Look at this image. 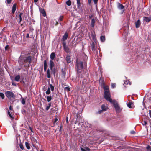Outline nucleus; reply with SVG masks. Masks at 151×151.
I'll list each match as a JSON object with an SVG mask.
<instances>
[{
    "label": "nucleus",
    "instance_id": "c85d7f7f",
    "mask_svg": "<svg viewBox=\"0 0 151 151\" xmlns=\"http://www.w3.org/2000/svg\"><path fill=\"white\" fill-rule=\"evenodd\" d=\"M52 99V97L50 96H47V100L48 102H50L51 101Z\"/></svg>",
    "mask_w": 151,
    "mask_h": 151
},
{
    "label": "nucleus",
    "instance_id": "39448f33",
    "mask_svg": "<svg viewBox=\"0 0 151 151\" xmlns=\"http://www.w3.org/2000/svg\"><path fill=\"white\" fill-rule=\"evenodd\" d=\"M5 94L8 99H11L12 98L13 99H15L16 98L15 94L12 91H6L5 93Z\"/></svg>",
    "mask_w": 151,
    "mask_h": 151
},
{
    "label": "nucleus",
    "instance_id": "c9c22d12",
    "mask_svg": "<svg viewBox=\"0 0 151 151\" xmlns=\"http://www.w3.org/2000/svg\"><path fill=\"white\" fill-rule=\"evenodd\" d=\"M11 112H10L9 111H8V114L9 115V116H10V117L12 118L13 119L14 118L13 116L11 114Z\"/></svg>",
    "mask_w": 151,
    "mask_h": 151
},
{
    "label": "nucleus",
    "instance_id": "864d4df0",
    "mask_svg": "<svg viewBox=\"0 0 151 151\" xmlns=\"http://www.w3.org/2000/svg\"><path fill=\"white\" fill-rule=\"evenodd\" d=\"M103 111V110H100L98 111V113L99 114H101L102 112Z\"/></svg>",
    "mask_w": 151,
    "mask_h": 151
},
{
    "label": "nucleus",
    "instance_id": "13d9d810",
    "mask_svg": "<svg viewBox=\"0 0 151 151\" xmlns=\"http://www.w3.org/2000/svg\"><path fill=\"white\" fill-rule=\"evenodd\" d=\"M91 1L92 0H88V3L89 5H90L91 4Z\"/></svg>",
    "mask_w": 151,
    "mask_h": 151
},
{
    "label": "nucleus",
    "instance_id": "6e6552de",
    "mask_svg": "<svg viewBox=\"0 0 151 151\" xmlns=\"http://www.w3.org/2000/svg\"><path fill=\"white\" fill-rule=\"evenodd\" d=\"M117 8L120 9L122 10L123 13L124 11V6L122 4L118 3L117 4Z\"/></svg>",
    "mask_w": 151,
    "mask_h": 151
},
{
    "label": "nucleus",
    "instance_id": "a211bd4d",
    "mask_svg": "<svg viewBox=\"0 0 151 151\" xmlns=\"http://www.w3.org/2000/svg\"><path fill=\"white\" fill-rule=\"evenodd\" d=\"M40 12L43 14L44 17H45L46 16V12L43 9L41 8V9H40Z\"/></svg>",
    "mask_w": 151,
    "mask_h": 151
},
{
    "label": "nucleus",
    "instance_id": "3c124183",
    "mask_svg": "<svg viewBox=\"0 0 151 151\" xmlns=\"http://www.w3.org/2000/svg\"><path fill=\"white\" fill-rule=\"evenodd\" d=\"M98 0H93V2L95 4H97Z\"/></svg>",
    "mask_w": 151,
    "mask_h": 151
},
{
    "label": "nucleus",
    "instance_id": "cd10ccee",
    "mask_svg": "<svg viewBox=\"0 0 151 151\" xmlns=\"http://www.w3.org/2000/svg\"><path fill=\"white\" fill-rule=\"evenodd\" d=\"M104 89L105 91L104 92H105L106 91L108 93L109 92V88L108 87L104 86Z\"/></svg>",
    "mask_w": 151,
    "mask_h": 151
},
{
    "label": "nucleus",
    "instance_id": "2eb2a0df",
    "mask_svg": "<svg viewBox=\"0 0 151 151\" xmlns=\"http://www.w3.org/2000/svg\"><path fill=\"white\" fill-rule=\"evenodd\" d=\"M99 83H100L102 85H104L105 84L104 80V78H103L102 76H101V77H100V78Z\"/></svg>",
    "mask_w": 151,
    "mask_h": 151
},
{
    "label": "nucleus",
    "instance_id": "dca6fc26",
    "mask_svg": "<svg viewBox=\"0 0 151 151\" xmlns=\"http://www.w3.org/2000/svg\"><path fill=\"white\" fill-rule=\"evenodd\" d=\"M54 66V64L53 62L50 60V63H49V66L51 70H52V68H53V67Z\"/></svg>",
    "mask_w": 151,
    "mask_h": 151
},
{
    "label": "nucleus",
    "instance_id": "ddd939ff",
    "mask_svg": "<svg viewBox=\"0 0 151 151\" xmlns=\"http://www.w3.org/2000/svg\"><path fill=\"white\" fill-rule=\"evenodd\" d=\"M135 27L136 28H139L141 25L140 21L139 19L137 20L135 23Z\"/></svg>",
    "mask_w": 151,
    "mask_h": 151
},
{
    "label": "nucleus",
    "instance_id": "4c0bfd02",
    "mask_svg": "<svg viewBox=\"0 0 151 151\" xmlns=\"http://www.w3.org/2000/svg\"><path fill=\"white\" fill-rule=\"evenodd\" d=\"M147 150V151H151V147L149 145H148L146 147Z\"/></svg>",
    "mask_w": 151,
    "mask_h": 151
},
{
    "label": "nucleus",
    "instance_id": "412c9836",
    "mask_svg": "<svg viewBox=\"0 0 151 151\" xmlns=\"http://www.w3.org/2000/svg\"><path fill=\"white\" fill-rule=\"evenodd\" d=\"M51 74L52 75H53L54 76L55 75L56 73V72L57 70H56L55 68H52V69L51 70Z\"/></svg>",
    "mask_w": 151,
    "mask_h": 151
},
{
    "label": "nucleus",
    "instance_id": "f257e3e1",
    "mask_svg": "<svg viewBox=\"0 0 151 151\" xmlns=\"http://www.w3.org/2000/svg\"><path fill=\"white\" fill-rule=\"evenodd\" d=\"M31 57L29 56L27 57H24L19 59V62L21 64H24V67H29V64L31 61Z\"/></svg>",
    "mask_w": 151,
    "mask_h": 151
},
{
    "label": "nucleus",
    "instance_id": "423d86ee",
    "mask_svg": "<svg viewBox=\"0 0 151 151\" xmlns=\"http://www.w3.org/2000/svg\"><path fill=\"white\" fill-rule=\"evenodd\" d=\"M76 118L77 121L78 122V124L79 125L80 123H83V119L82 117H81L80 114L78 113L76 115Z\"/></svg>",
    "mask_w": 151,
    "mask_h": 151
},
{
    "label": "nucleus",
    "instance_id": "bb28decb",
    "mask_svg": "<svg viewBox=\"0 0 151 151\" xmlns=\"http://www.w3.org/2000/svg\"><path fill=\"white\" fill-rule=\"evenodd\" d=\"M100 39L102 42H104L105 41V37L104 36H101L100 37Z\"/></svg>",
    "mask_w": 151,
    "mask_h": 151
},
{
    "label": "nucleus",
    "instance_id": "1a4fd4ad",
    "mask_svg": "<svg viewBox=\"0 0 151 151\" xmlns=\"http://www.w3.org/2000/svg\"><path fill=\"white\" fill-rule=\"evenodd\" d=\"M65 60L66 62L68 63H70L71 62V56L70 55L68 54L67 55Z\"/></svg>",
    "mask_w": 151,
    "mask_h": 151
},
{
    "label": "nucleus",
    "instance_id": "58836bf2",
    "mask_svg": "<svg viewBox=\"0 0 151 151\" xmlns=\"http://www.w3.org/2000/svg\"><path fill=\"white\" fill-rule=\"evenodd\" d=\"M0 97H1L2 99H4V95L3 93H0Z\"/></svg>",
    "mask_w": 151,
    "mask_h": 151
},
{
    "label": "nucleus",
    "instance_id": "5701e85b",
    "mask_svg": "<svg viewBox=\"0 0 151 151\" xmlns=\"http://www.w3.org/2000/svg\"><path fill=\"white\" fill-rule=\"evenodd\" d=\"M55 57V53L52 52L51 53L50 56V58L51 60H53L54 59Z\"/></svg>",
    "mask_w": 151,
    "mask_h": 151
},
{
    "label": "nucleus",
    "instance_id": "49530a36",
    "mask_svg": "<svg viewBox=\"0 0 151 151\" xmlns=\"http://www.w3.org/2000/svg\"><path fill=\"white\" fill-rule=\"evenodd\" d=\"M12 0H6V2H7V4H11Z\"/></svg>",
    "mask_w": 151,
    "mask_h": 151
},
{
    "label": "nucleus",
    "instance_id": "8fccbe9b",
    "mask_svg": "<svg viewBox=\"0 0 151 151\" xmlns=\"http://www.w3.org/2000/svg\"><path fill=\"white\" fill-rule=\"evenodd\" d=\"M47 76H50L49 69H48L47 70Z\"/></svg>",
    "mask_w": 151,
    "mask_h": 151
},
{
    "label": "nucleus",
    "instance_id": "9d476101",
    "mask_svg": "<svg viewBox=\"0 0 151 151\" xmlns=\"http://www.w3.org/2000/svg\"><path fill=\"white\" fill-rule=\"evenodd\" d=\"M143 20L146 22H149L151 21V17H148L145 16L143 17Z\"/></svg>",
    "mask_w": 151,
    "mask_h": 151
},
{
    "label": "nucleus",
    "instance_id": "603ef678",
    "mask_svg": "<svg viewBox=\"0 0 151 151\" xmlns=\"http://www.w3.org/2000/svg\"><path fill=\"white\" fill-rule=\"evenodd\" d=\"M130 133L131 134H134L135 133V132L134 131L132 130L131 131Z\"/></svg>",
    "mask_w": 151,
    "mask_h": 151
},
{
    "label": "nucleus",
    "instance_id": "5fc2aeb1",
    "mask_svg": "<svg viewBox=\"0 0 151 151\" xmlns=\"http://www.w3.org/2000/svg\"><path fill=\"white\" fill-rule=\"evenodd\" d=\"M9 46L8 45L6 46L5 47V50H7L9 48Z\"/></svg>",
    "mask_w": 151,
    "mask_h": 151
},
{
    "label": "nucleus",
    "instance_id": "774afa93",
    "mask_svg": "<svg viewBox=\"0 0 151 151\" xmlns=\"http://www.w3.org/2000/svg\"><path fill=\"white\" fill-rule=\"evenodd\" d=\"M51 103H50L48 104V106H49L50 107L51 106Z\"/></svg>",
    "mask_w": 151,
    "mask_h": 151
},
{
    "label": "nucleus",
    "instance_id": "473e14b6",
    "mask_svg": "<svg viewBox=\"0 0 151 151\" xmlns=\"http://www.w3.org/2000/svg\"><path fill=\"white\" fill-rule=\"evenodd\" d=\"M51 92L49 88H48L47 90L46 91V94L47 95L49 94Z\"/></svg>",
    "mask_w": 151,
    "mask_h": 151
},
{
    "label": "nucleus",
    "instance_id": "4468645a",
    "mask_svg": "<svg viewBox=\"0 0 151 151\" xmlns=\"http://www.w3.org/2000/svg\"><path fill=\"white\" fill-rule=\"evenodd\" d=\"M81 0H77V8L78 9H81L82 7H81V3L80 2Z\"/></svg>",
    "mask_w": 151,
    "mask_h": 151
},
{
    "label": "nucleus",
    "instance_id": "e433bc0d",
    "mask_svg": "<svg viewBox=\"0 0 151 151\" xmlns=\"http://www.w3.org/2000/svg\"><path fill=\"white\" fill-rule=\"evenodd\" d=\"M50 89L52 91H53L54 90V87L53 86L52 84L50 85Z\"/></svg>",
    "mask_w": 151,
    "mask_h": 151
},
{
    "label": "nucleus",
    "instance_id": "338daca9",
    "mask_svg": "<svg viewBox=\"0 0 151 151\" xmlns=\"http://www.w3.org/2000/svg\"><path fill=\"white\" fill-rule=\"evenodd\" d=\"M44 67V70L45 71L47 70V67Z\"/></svg>",
    "mask_w": 151,
    "mask_h": 151
},
{
    "label": "nucleus",
    "instance_id": "bf43d9fd",
    "mask_svg": "<svg viewBox=\"0 0 151 151\" xmlns=\"http://www.w3.org/2000/svg\"><path fill=\"white\" fill-rule=\"evenodd\" d=\"M81 151H87L85 149L82 148H81Z\"/></svg>",
    "mask_w": 151,
    "mask_h": 151
},
{
    "label": "nucleus",
    "instance_id": "680f3d73",
    "mask_svg": "<svg viewBox=\"0 0 151 151\" xmlns=\"http://www.w3.org/2000/svg\"><path fill=\"white\" fill-rule=\"evenodd\" d=\"M26 37V38H29V33L27 34Z\"/></svg>",
    "mask_w": 151,
    "mask_h": 151
},
{
    "label": "nucleus",
    "instance_id": "f3484780",
    "mask_svg": "<svg viewBox=\"0 0 151 151\" xmlns=\"http://www.w3.org/2000/svg\"><path fill=\"white\" fill-rule=\"evenodd\" d=\"M91 49L93 52L95 51L96 50V48L95 46V44L94 42H93L91 45Z\"/></svg>",
    "mask_w": 151,
    "mask_h": 151
},
{
    "label": "nucleus",
    "instance_id": "aec40b11",
    "mask_svg": "<svg viewBox=\"0 0 151 151\" xmlns=\"http://www.w3.org/2000/svg\"><path fill=\"white\" fill-rule=\"evenodd\" d=\"M95 20L94 18L92 19L91 22V27L94 28L95 26Z\"/></svg>",
    "mask_w": 151,
    "mask_h": 151
},
{
    "label": "nucleus",
    "instance_id": "b1692460",
    "mask_svg": "<svg viewBox=\"0 0 151 151\" xmlns=\"http://www.w3.org/2000/svg\"><path fill=\"white\" fill-rule=\"evenodd\" d=\"M91 37L94 41L96 40V36L95 33H92Z\"/></svg>",
    "mask_w": 151,
    "mask_h": 151
},
{
    "label": "nucleus",
    "instance_id": "e2e57ef3",
    "mask_svg": "<svg viewBox=\"0 0 151 151\" xmlns=\"http://www.w3.org/2000/svg\"><path fill=\"white\" fill-rule=\"evenodd\" d=\"M86 150H88V151H90V149L88 147H86Z\"/></svg>",
    "mask_w": 151,
    "mask_h": 151
},
{
    "label": "nucleus",
    "instance_id": "4d7b16f0",
    "mask_svg": "<svg viewBox=\"0 0 151 151\" xmlns=\"http://www.w3.org/2000/svg\"><path fill=\"white\" fill-rule=\"evenodd\" d=\"M58 119L57 118H55V119H54V123H55V122H56L58 121Z\"/></svg>",
    "mask_w": 151,
    "mask_h": 151
},
{
    "label": "nucleus",
    "instance_id": "7ed1b4c3",
    "mask_svg": "<svg viewBox=\"0 0 151 151\" xmlns=\"http://www.w3.org/2000/svg\"><path fill=\"white\" fill-rule=\"evenodd\" d=\"M112 103L113 104V106L115 108L116 112L118 113L121 112L122 109L120 108L117 101L115 100H114V101Z\"/></svg>",
    "mask_w": 151,
    "mask_h": 151
},
{
    "label": "nucleus",
    "instance_id": "79ce46f5",
    "mask_svg": "<svg viewBox=\"0 0 151 151\" xmlns=\"http://www.w3.org/2000/svg\"><path fill=\"white\" fill-rule=\"evenodd\" d=\"M19 146L20 148L22 150H23L24 149V147L23 146V145L22 144L20 143V144H19Z\"/></svg>",
    "mask_w": 151,
    "mask_h": 151
},
{
    "label": "nucleus",
    "instance_id": "a878e982",
    "mask_svg": "<svg viewBox=\"0 0 151 151\" xmlns=\"http://www.w3.org/2000/svg\"><path fill=\"white\" fill-rule=\"evenodd\" d=\"M61 72H62V74L64 76L66 74V71L64 69H63L62 68L61 69Z\"/></svg>",
    "mask_w": 151,
    "mask_h": 151
},
{
    "label": "nucleus",
    "instance_id": "20e7f679",
    "mask_svg": "<svg viewBox=\"0 0 151 151\" xmlns=\"http://www.w3.org/2000/svg\"><path fill=\"white\" fill-rule=\"evenodd\" d=\"M104 95L105 99L107 101H109L111 103H112L114 101V100H113L111 98V96L110 92L108 93L106 91L105 92H104Z\"/></svg>",
    "mask_w": 151,
    "mask_h": 151
},
{
    "label": "nucleus",
    "instance_id": "6e6d98bb",
    "mask_svg": "<svg viewBox=\"0 0 151 151\" xmlns=\"http://www.w3.org/2000/svg\"><path fill=\"white\" fill-rule=\"evenodd\" d=\"M50 108V107L48 106L46 107V108L45 109L46 111H47Z\"/></svg>",
    "mask_w": 151,
    "mask_h": 151
},
{
    "label": "nucleus",
    "instance_id": "c03bdc74",
    "mask_svg": "<svg viewBox=\"0 0 151 151\" xmlns=\"http://www.w3.org/2000/svg\"><path fill=\"white\" fill-rule=\"evenodd\" d=\"M116 84L115 83H112L111 87L113 88H114L116 87Z\"/></svg>",
    "mask_w": 151,
    "mask_h": 151
},
{
    "label": "nucleus",
    "instance_id": "f8f14e48",
    "mask_svg": "<svg viewBox=\"0 0 151 151\" xmlns=\"http://www.w3.org/2000/svg\"><path fill=\"white\" fill-rule=\"evenodd\" d=\"M17 4L16 3L14 4L12 7V12L13 14H14L16 9Z\"/></svg>",
    "mask_w": 151,
    "mask_h": 151
},
{
    "label": "nucleus",
    "instance_id": "c756f323",
    "mask_svg": "<svg viewBox=\"0 0 151 151\" xmlns=\"http://www.w3.org/2000/svg\"><path fill=\"white\" fill-rule=\"evenodd\" d=\"M23 13H20L19 15V23H20L21 21H22V16L23 15Z\"/></svg>",
    "mask_w": 151,
    "mask_h": 151
},
{
    "label": "nucleus",
    "instance_id": "393cba45",
    "mask_svg": "<svg viewBox=\"0 0 151 151\" xmlns=\"http://www.w3.org/2000/svg\"><path fill=\"white\" fill-rule=\"evenodd\" d=\"M66 4L68 6H70L71 5V1L70 0H68L66 2Z\"/></svg>",
    "mask_w": 151,
    "mask_h": 151
},
{
    "label": "nucleus",
    "instance_id": "a19ab883",
    "mask_svg": "<svg viewBox=\"0 0 151 151\" xmlns=\"http://www.w3.org/2000/svg\"><path fill=\"white\" fill-rule=\"evenodd\" d=\"M4 28H3V29L2 30V31H1L0 32V38H1L2 37V36H3V34L4 33V32H3V31H4Z\"/></svg>",
    "mask_w": 151,
    "mask_h": 151
},
{
    "label": "nucleus",
    "instance_id": "052dcab7",
    "mask_svg": "<svg viewBox=\"0 0 151 151\" xmlns=\"http://www.w3.org/2000/svg\"><path fill=\"white\" fill-rule=\"evenodd\" d=\"M149 114L150 117L151 118V110H149Z\"/></svg>",
    "mask_w": 151,
    "mask_h": 151
},
{
    "label": "nucleus",
    "instance_id": "f03ea898",
    "mask_svg": "<svg viewBox=\"0 0 151 151\" xmlns=\"http://www.w3.org/2000/svg\"><path fill=\"white\" fill-rule=\"evenodd\" d=\"M75 65L77 68L78 74L80 76L81 75V73L83 71V62L78 60L77 59Z\"/></svg>",
    "mask_w": 151,
    "mask_h": 151
},
{
    "label": "nucleus",
    "instance_id": "72a5a7b5",
    "mask_svg": "<svg viewBox=\"0 0 151 151\" xmlns=\"http://www.w3.org/2000/svg\"><path fill=\"white\" fill-rule=\"evenodd\" d=\"M124 83L125 84H131V83H130V81L129 80H126L125 81L124 80Z\"/></svg>",
    "mask_w": 151,
    "mask_h": 151
},
{
    "label": "nucleus",
    "instance_id": "9b49d317",
    "mask_svg": "<svg viewBox=\"0 0 151 151\" xmlns=\"http://www.w3.org/2000/svg\"><path fill=\"white\" fill-rule=\"evenodd\" d=\"M68 36V34L67 32L65 33L64 35L63 36L62 39V40L63 42H65V40L67 39Z\"/></svg>",
    "mask_w": 151,
    "mask_h": 151
},
{
    "label": "nucleus",
    "instance_id": "7c9ffc66",
    "mask_svg": "<svg viewBox=\"0 0 151 151\" xmlns=\"http://www.w3.org/2000/svg\"><path fill=\"white\" fill-rule=\"evenodd\" d=\"M20 78V76H16L14 80L17 81H19Z\"/></svg>",
    "mask_w": 151,
    "mask_h": 151
},
{
    "label": "nucleus",
    "instance_id": "6ab92c4d",
    "mask_svg": "<svg viewBox=\"0 0 151 151\" xmlns=\"http://www.w3.org/2000/svg\"><path fill=\"white\" fill-rule=\"evenodd\" d=\"M102 110L103 111H106L108 109V108L105 104H103L101 106Z\"/></svg>",
    "mask_w": 151,
    "mask_h": 151
},
{
    "label": "nucleus",
    "instance_id": "ea45409f",
    "mask_svg": "<svg viewBox=\"0 0 151 151\" xmlns=\"http://www.w3.org/2000/svg\"><path fill=\"white\" fill-rule=\"evenodd\" d=\"M65 89L66 90L67 92H68L70 91V88L69 86L65 87Z\"/></svg>",
    "mask_w": 151,
    "mask_h": 151
},
{
    "label": "nucleus",
    "instance_id": "a18cd8bd",
    "mask_svg": "<svg viewBox=\"0 0 151 151\" xmlns=\"http://www.w3.org/2000/svg\"><path fill=\"white\" fill-rule=\"evenodd\" d=\"M9 109L10 111V112L11 113H12V112H14V111L13 109H12V107L11 105H10L9 107Z\"/></svg>",
    "mask_w": 151,
    "mask_h": 151
},
{
    "label": "nucleus",
    "instance_id": "2f4dec72",
    "mask_svg": "<svg viewBox=\"0 0 151 151\" xmlns=\"http://www.w3.org/2000/svg\"><path fill=\"white\" fill-rule=\"evenodd\" d=\"M133 104L132 102H129L127 104V106L130 108H132V105Z\"/></svg>",
    "mask_w": 151,
    "mask_h": 151
},
{
    "label": "nucleus",
    "instance_id": "de8ad7c7",
    "mask_svg": "<svg viewBox=\"0 0 151 151\" xmlns=\"http://www.w3.org/2000/svg\"><path fill=\"white\" fill-rule=\"evenodd\" d=\"M142 124L143 125H146L147 124V122L146 121H145L143 122Z\"/></svg>",
    "mask_w": 151,
    "mask_h": 151
},
{
    "label": "nucleus",
    "instance_id": "4be33fe9",
    "mask_svg": "<svg viewBox=\"0 0 151 151\" xmlns=\"http://www.w3.org/2000/svg\"><path fill=\"white\" fill-rule=\"evenodd\" d=\"M25 144L27 148L28 149H30V145L29 144L28 142H25Z\"/></svg>",
    "mask_w": 151,
    "mask_h": 151
},
{
    "label": "nucleus",
    "instance_id": "0e129e2a",
    "mask_svg": "<svg viewBox=\"0 0 151 151\" xmlns=\"http://www.w3.org/2000/svg\"><path fill=\"white\" fill-rule=\"evenodd\" d=\"M93 15H90L89 17V19H91V18L93 17Z\"/></svg>",
    "mask_w": 151,
    "mask_h": 151
},
{
    "label": "nucleus",
    "instance_id": "37998d69",
    "mask_svg": "<svg viewBox=\"0 0 151 151\" xmlns=\"http://www.w3.org/2000/svg\"><path fill=\"white\" fill-rule=\"evenodd\" d=\"M47 67V63L46 60L44 61V67Z\"/></svg>",
    "mask_w": 151,
    "mask_h": 151
},
{
    "label": "nucleus",
    "instance_id": "09e8293b",
    "mask_svg": "<svg viewBox=\"0 0 151 151\" xmlns=\"http://www.w3.org/2000/svg\"><path fill=\"white\" fill-rule=\"evenodd\" d=\"M63 16H60L59 18V19L60 21H62L63 20Z\"/></svg>",
    "mask_w": 151,
    "mask_h": 151
},
{
    "label": "nucleus",
    "instance_id": "69168bd1",
    "mask_svg": "<svg viewBox=\"0 0 151 151\" xmlns=\"http://www.w3.org/2000/svg\"><path fill=\"white\" fill-rule=\"evenodd\" d=\"M68 117H67L66 118V122L67 124L68 123Z\"/></svg>",
    "mask_w": 151,
    "mask_h": 151
},
{
    "label": "nucleus",
    "instance_id": "f704fd0d",
    "mask_svg": "<svg viewBox=\"0 0 151 151\" xmlns=\"http://www.w3.org/2000/svg\"><path fill=\"white\" fill-rule=\"evenodd\" d=\"M21 103L23 105H24L25 104V101L24 98H22V99Z\"/></svg>",
    "mask_w": 151,
    "mask_h": 151
},
{
    "label": "nucleus",
    "instance_id": "0eeeda50",
    "mask_svg": "<svg viewBox=\"0 0 151 151\" xmlns=\"http://www.w3.org/2000/svg\"><path fill=\"white\" fill-rule=\"evenodd\" d=\"M63 47L64 50L66 52L68 53L70 52V51L69 48L66 45V42H63Z\"/></svg>",
    "mask_w": 151,
    "mask_h": 151
}]
</instances>
